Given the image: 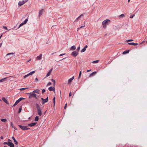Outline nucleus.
<instances>
[{
	"label": "nucleus",
	"mask_w": 147,
	"mask_h": 147,
	"mask_svg": "<svg viewBox=\"0 0 147 147\" xmlns=\"http://www.w3.org/2000/svg\"><path fill=\"white\" fill-rule=\"evenodd\" d=\"M14 128L16 129H17L15 128V127Z\"/></svg>",
	"instance_id": "774afa93"
},
{
	"label": "nucleus",
	"mask_w": 147,
	"mask_h": 147,
	"mask_svg": "<svg viewBox=\"0 0 147 147\" xmlns=\"http://www.w3.org/2000/svg\"><path fill=\"white\" fill-rule=\"evenodd\" d=\"M35 105L37 110L40 109V106L38 104H36Z\"/></svg>",
	"instance_id": "412c9836"
},
{
	"label": "nucleus",
	"mask_w": 147,
	"mask_h": 147,
	"mask_svg": "<svg viewBox=\"0 0 147 147\" xmlns=\"http://www.w3.org/2000/svg\"><path fill=\"white\" fill-rule=\"evenodd\" d=\"M41 100L42 101V104H44L45 103L47 102H48V97H47L45 99H44L43 98H41Z\"/></svg>",
	"instance_id": "39448f33"
},
{
	"label": "nucleus",
	"mask_w": 147,
	"mask_h": 147,
	"mask_svg": "<svg viewBox=\"0 0 147 147\" xmlns=\"http://www.w3.org/2000/svg\"><path fill=\"white\" fill-rule=\"evenodd\" d=\"M99 60H97L93 61L92 63H98L99 62Z\"/></svg>",
	"instance_id": "c756f323"
},
{
	"label": "nucleus",
	"mask_w": 147,
	"mask_h": 147,
	"mask_svg": "<svg viewBox=\"0 0 147 147\" xmlns=\"http://www.w3.org/2000/svg\"><path fill=\"white\" fill-rule=\"evenodd\" d=\"M3 136H1V139H3Z\"/></svg>",
	"instance_id": "052dcab7"
},
{
	"label": "nucleus",
	"mask_w": 147,
	"mask_h": 147,
	"mask_svg": "<svg viewBox=\"0 0 147 147\" xmlns=\"http://www.w3.org/2000/svg\"><path fill=\"white\" fill-rule=\"evenodd\" d=\"M28 88H21L20 89V90H23L26 89H28Z\"/></svg>",
	"instance_id": "72a5a7b5"
},
{
	"label": "nucleus",
	"mask_w": 147,
	"mask_h": 147,
	"mask_svg": "<svg viewBox=\"0 0 147 147\" xmlns=\"http://www.w3.org/2000/svg\"><path fill=\"white\" fill-rule=\"evenodd\" d=\"M24 24H25L24 22L22 23L19 26V28H20V27L21 26H23Z\"/></svg>",
	"instance_id": "473e14b6"
},
{
	"label": "nucleus",
	"mask_w": 147,
	"mask_h": 147,
	"mask_svg": "<svg viewBox=\"0 0 147 147\" xmlns=\"http://www.w3.org/2000/svg\"><path fill=\"white\" fill-rule=\"evenodd\" d=\"M49 89L50 91H53L54 92H55V88L54 87H50L49 88Z\"/></svg>",
	"instance_id": "ddd939ff"
},
{
	"label": "nucleus",
	"mask_w": 147,
	"mask_h": 147,
	"mask_svg": "<svg viewBox=\"0 0 147 147\" xmlns=\"http://www.w3.org/2000/svg\"><path fill=\"white\" fill-rule=\"evenodd\" d=\"M81 73H82L81 71H80V73H79V75L78 78H80V76L81 75Z\"/></svg>",
	"instance_id": "c9c22d12"
},
{
	"label": "nucleus",
	"mask_w": 147,
	"mask_h": 147,
	"mask_svg": "<svg viewBox=\"0 0 147 147\" xmlns=\"http://www.w3.org/2000/svg\"><path fill=\"white\" fill-rule=\"evenodd\" d=\"M39 118L38 116H36L35 117V121H37L38 120Z\"/></svg>",
	"instance_id": "393cba45"
},
{
	"label": "nucleus",
	"mask_w": 147,
	"mask_h": 147,
	"mask_svg": "<svg viewBox=\"0 0 147 147\" xmlns=\"http://www.w3.org/2000/svg\"><path fill=\"white\" fill-rule=\"evenodd\" d=\"M130 0H128V1L129 2L130 1Z\"/></svg>",
	"instance_id": "e2e57ef3"
},
{
	"label": "nucleus",
	"mask_w": 147,
	"mask_h": 147,
	"mask_svg": "<svg viewBox=\"0 0 147 147\" xmlns=\"http://www.w3.org/2000/svg\"><path fill=\"white\" fill-rule=\"evenodd\" d=\"M87 45H86V46H85L84 48L86 49L87 48Z\"/></svg>",
	"instance_id": "864d4df0"
},
{
	"label": "nucleus",
	"mask_w": 147,
	"mask_h": 147,
	"mask_svg": "<svg viewBox=\"0 0 147 147\" xmlns=\"http://www.w3.org/2000/svg\"><path fill=\"white\" fill-rule=\"evenodd\" d=\"M28 21V19H26L25 21H24V23L25 24H26V23L27 22V21Z\"/></svg>",
	"instance_id": "f704fd0d"
},
{
	"label": "nucleus",
	"mask_w": 147,
	"mask_h": 147,
	"mask_svg": "<svg viewBox=\"0 0 147 147\" xmlns=\"http://www.w3.org/2000/svg\"><path fill=\"white\" fill-rule=\"evenodd\" d=\"M51 80L53 82V86H55V80L53 79H52Z\"/></svg>",
	"instance_id": "cd10ccee"
},
{
	"label": "nucleus",
	"mask_w": 147,
	"mask_h": 147,
	"mask_svg": "<svg viewBox=\"0 0 147 147\" xmlns=\"http://www.w3.org/2000/svg\"><path fill=\"white\" fill-rule=\"evenodd\" d=\"M18 126L21 129L24 130H27L29 129L28 127V126H25L20 125H19Z\"/></svg>",
	"instance_id": "7ed1b4c3"
},
{
	"label": "nucleus",
	"mask_w": 147,
	"mask_h": 147,
	"mask_svg": "<svg viewBox=\"0 0 147 147\" xmlns=\"http://www.w3.org/2000/svg\"><path fill=\"white\" fill-rule=\"evenodd\" d=\"M4 147H7L6 146H4Z\"/></svg>",
	"instance_id": "0e129e2a"
},
{
	"label": "nucleus",
	"mask_w": 147,
	"mask_h": 147,
	"mask_svg": "<svg viewBox=\"0 0 147 147\" xmlns=\"http://www.w3.org/2000/svg\"><path fill=\"white\" fill-rule=\"evenodd\" d=\"M28 94H29V98H30L32 97H33L37 99H38V97L36 96V94L33 92L30 93H28Z\"/></svg>",
	"instance_id": "f257e3e1"
},
{
	"label": "nucleus",
	"mask_w": 147,
	"mask_h": 147,
	"mask_svg": "<svg viewBox=\"0 0 147 147\" xmlns=\"http://www.w3.org/2000/svg\"><path fill=\"white\" fill-rule=\"evenodd\" d=\"M128 45H132L134 46H135L137 45L138 44L137 43H134V42H130L128 43Z\"/></svg>",
	"instance_id": "a211bd4d"
},
{
	"label": "nucleus",
	"mask_w": 147,
	"mask_h": 147,
	"mask_svg": "<svg viewBox=\"0 0 147 147\" xmlns=\"http://www.w3.org/2000/svg\"><path fill=\"white\" fill-rule=\"evenodd\" d=\"M1 120L2 122H6L7 121V120L6 119H2Z\"/></svg>",
	"instance_id": "5701e85b"
},
{
	"label": "nucleus",
	"mask_w": 147,
	"mask_h": 147,
	"mask_svg": "<svg viewBox=\"0 0 147 147\" xmlns=\"http://www.w3.org/2000/svg\"><path fill=\"white\" fill-rule=\"evenodd\" d=\"M22 107L21 106V107H20L19 109V111H18V113H20L21 112V111H22Z\"/></svg>",
	"instance_id": "c85d7f7f"
},
{
	"label": "nucleus",
	"mask_w": 147,
	"mask_h": 147,
	"mask_svg": "<svg viewBox=\"0 0 147 147\" xmlns=\"http://www.w3.org/2000/svg\"><path fill=\"white\" fill-rule=\"evenodd\" d=\"M33 92L34 93L36 92L38 94H40L39 90L38 89H36L35 90H34L33 91Z\"/></svg>",
	"instance_id": "6ab92c4d"
},
{
	"label": "nucleus",
	"mask_w": 147,
	"mask_h": 147,
	"mask_svg": "<svg viewBox=\"0 0 147 147\" xmlns=\"http://www.w3.org/2000/svg\"><path fill=\"white\" fill-rule=\"evenodd\" d=\"M91 71V69H89V70H88L87 71V72H89V71Z\"/></svg>",
	"instance_id": "bf43d9fd"
},
{
	"label": "nucleus",
	"mask_w": 147,
	"mask_h": 147,
	"mask_svg": "<svg viewBox=\"0 0 147 147\" xmlns=\"http://www.w3.org/2000/svg\"><path fill=\"white\" fill-rule=\"evenodd\" d=\"M67 106V103H66L65 105V107H64V109H66V107Z\"/></svg>",
	"instance_id": "37998d69"
},
{
	"label": "nucleus",
	"mask_w": 147,
	"mask_h": 147,
	"mask_svg": "<svg viewBox=\"0 0 147 147\" xmlns=\"http://www.w3.org/2000/svg\"><path fill=\"white\" fill-rule=\"evenodd\" d=\"M133 40H132V39H130V40H128L127 41V42H130V41H133Z\"/></svg>",
	"instance_id": "c03bdc74"
},
{
	"label": "nucleus",
	"mask_w": 147,
	"mask_h": 147,
	"mask_svg": "<svg viewBox=\"0 0 147 147\" xmlns=\"http://www.w3.org/2000/svg\"><path fill=\"white\" fill-rule=\"evenodd\" d=\"M125 16L124 14H122L120 15L119 16V18H123V17H125Z\"/></svg>",
	"instance_id": "a878e982"
},
{
	"label": "nucleus",
	"mask_w": 147,
	"mask_h": 147,
	"mask_svg": "<svg viewBox=\"0 0 147 147\" xmlns=\"http://www.w3.org/2000/svg\"><path fill=\"white\" fill-rule=\"evenodd\" d=\"M53 102L54 106L55 105V97H54L53 98Z\"/></svg>",
	"instance_id": "2f4dec72"
},
{
	"label": "nucleus",
	"mask_w": 147,
	"mask_h": 147,
	"mask_svg": "<svg viewBox=\"0 0 147 147\" xmlns=\"http://www.w3.org/2000/svg\"><path fill=\"white\" fill-rule=\"evenodd\" d=\"M43 11H44V9H41L39 13V15H38L39 17H40L41 15H42Z\"/></svg>",
	"instance_id": "1a4fd4ad"
},
{
	"label": "nucleus",
	"mask_w": 147,
	"mask_h": 147,
	"mask_svg": "<svg viewBox=\"0 0 147 147\" xmlns=\"http://www.w3.org/2000/svg\"><path fill=\"white\" fill-rule=\"evenodd\" d=\"M35 81H38V79L37 78H36L35 79Z\"/></svg>",
	"instance_id": "de8ad7c7"
},
{
	"label": "nucleus",
	"mask_w": 147,
	"mask_h": 147,
	"mask_svg": "<svg viewBox=\"0 0 147 147\" xmlns=\"http://www.w3.org/2000/svg\"><path fill=\"white\" fill-rule=\"evenodd\" d=\"M86 49H85L84 48L82 50L81 52H84L86 51Z\"/></svg>",
	"instance_id": "e433bc0d"
},
{
	"label": "nucleus",
	"mask_w": 147,
	"mask_h": 147,
	"mask_svg": "<svg viewBox=\"0 0 147 147\" xmlns=\"http://www.w3.org/2000/svg\"><path fill=\"white\" fill-rule=\"evenodd\" d=\"M52 70H53V68L51 69L48 72L47 74V75H46V77H48L51 74V72Z\"/></svg>",
	"instance_id": "dca6fc26"
},
{
	"label": "nucleus",
	"mask_w": 147,
	"mask_h": 147,
	"mask_svg": "<svg viewBox=\"0 0 147 147\" xmlns=\"http://www.w3.org/2000/svg\"><path fill=\"white\" fill-rule=\"evenodd\" d=\"M25 98H20L19 99H18V100L20 102L22 100L24 99Z\"/></svg>",
	"instance_id": "7c9ffc66"
},
{
	"label": "nucleus",
	"mask_w": 147,
	"mask_h": 147,
	"mask_svg": "<svg viewBox=\"0 0 147 147\" xmlns=\"http://www.w3.org/2000/svg\"><path fill=\"white\" fill-rule=\"evenodd\" d=\"M36 123L35 122L33 123H31L29 124H28V126H30V127H32L33 126H34L35 125H36Z\"/></svg>",
	"instance_id": "9b49d317"
},
{
	"label": "nucleus",
	"mask_w": 147,
	"mask_h": 147,
	"mask_svg": "<svg viewBox=\"0 0 147 147\" xmlns=\"http://www.w3.org/2000/svg\"><path fill=\"white\" fill-rule=\"evenodd\" d=\"M42 54H40L39 56H38L36 57V59L37 60L41 59L42 58Z\"/></svg>",
	"instance_id": "4468645a"
},
{
	"label": "nucleus",
	"mask_w": 147,
	"mask_h": 147,
	"mask_svg": "<svg viewBox=\"0 0 147 147\" xmlns=\"http://www.w3.org/2000/svg\"><path fill=\"white\" fill-rule=\"evenodd\" d=\"M11 140H10V139H8V142H11Z\"/></svg>",
	"instance_id": "13d9d810"
},
{
	"label": "nucleus",
	"mask_w": 147,
	"mask_h": 147,
	"mask_svg": "<svg viewBox=\"0 0 147 147\" xmlns=\"http://www.w3.org/2000/svg\"><path fill=\"white\" fill-rule=\"evenodd\" d=\"M30 60H31L30 59V60H28V62H29V61H30Z\"/></svg>",
	"instance_id": "338daca9"
},
{
	"label": "nucleus",
	"mask_w": 147,
	"mask_h": 147,
	"mask_svg": "<svg viewBox=\"0 0 147 147\" xmlns=\"http://www.w3.org/2000/svg\"><path fill=\"white\" fill-rule=\"evenodd\" d=\"M4 79H2V80H0V82H3V80H4Z\"/></svg>",
	"instance_id": "603ef678"
},
{
	"label": "nucleus",
	"mask_w": 147,
	"mask_h": 147,
	"mask_svg": "<svg viewBox=\"0 0 147 147\" xmlns=\"http://www.w3.org/2000/svg\"><path fill=\"white\" fill-rule=\"evenodd\" d=\"M96 71L94 72H93L90 75V77L91 76L94 74H96Z\"/></svg>",
	"instance_id": "bb28decb"
},
{
	"label": "nucleus",
	"mask_w": 147,
	"mask_h": 147,
	"mask_svg": "<svg viewBox=\"0 0 147 147\" xmlns=\"http://www.w3.org/2000/svg\"><path fill=\"white\" fill-rule=\"evenodd\" d=\"M129 52V50L125 51L123 52V54H125L126 53H128Z\"/></svg>",
	"instance_id": "b1692460"
},
{
	"label": "nucleus",
	"mask_w": 147,
	"mask_h": 147,
	"mask_svg": "<svg viewBox=\"0 0 147 147\" xmlns=\"http://www.w3.org/2000/svg\"><path fill=\"white\" fill-rule=\"evenodd\" d=\"M12 54H13V53H9L7 54V55H9Z\"/></svg>",
	"instance_id": "8fccbe9b"
},
{
	"label": "nucleus",
	"mask_w": 147,
	"mask_h": 147,
	"mask_svg": "<svg viewBox=\"0 0 147 147\" xmlns=\"http://www.w3.org/2000/svg\"><path fill=\"white\" fill-rule=\"evenodd\" d=\"M78 54V53L76 51H73L71 54L74 57L76 56Z\"/></svg>",
	"instance_id": "6e6552de"
},
{
	"label": "nucleus",
	"mask_w": 147,
	"mask_h": 147,
	"mask_svg": "<svg viewBox=\"0 0 147 147\" xmlns=\"http://www.w3.org/2000/svg\"><path fill=\"white\" fill-rule=\"evenodd\" d=\"M37 110V111H38V115H39V116H41L42 114V113L41 112V110L40 109Z\"/></svg>",
	"instance_id": "9d476101"
},
{
	"label": "nucleus",
	"mask_w": 147,
	"mask_h": 147,
	"mask_svg": "<svg viewBox=\"0 0 147 147\" xmlns=\"http://www.w3.org/2000/svg\"><path fill=\"white\" fill-rule=\"evenodd\" d=\"M3 28L5 29V30H7V28L5 26H3Z\"/></svg>",
	"instance_id": "a19ab883"
},
{
	"label": "nucleus",
	"mask_w": 147,
	"mask_h": 147,
	"mask_svg": "<svg viewBox=\"0 0 147 147\" xmlns=\"http://www.w3.org/2000/svg\"><path fill=\"white\" fill-rule=\"evenodd\" d=\"M19 102H19V101L18 100H17L16 101V102H15V104L13 105V107H14V106H15L16 105H17V104L18 103H19Z\"/></svg>",
	"instance_id": "4be33fe9"
},
{
	"label": "nucleus",
	"mask_w": 147,
	"mask_h": 147,
	"mask_svg": "<svg viewBox=\"0 0 147 147\" xmlns=\"http://www.w3.org/2000/svg\"><path fill=\"white\" fill-rule=\"evenodd\" d=\"M2 100H3V101L6 103L7 104H9V103L8 102V101L7 99H6L5 98L3 97L2 98Z\"/></svg>",
	"instance_id": "f8f14e48"
},
{
	"label": "nucleus",
	"mask_w": 147,
	"mask_h": 147,
	"mask_svg": "<svg viewBox=\"0 0 147 147\" xmlns=\"http://www.w3.org/2000/svg\"><path fill=\"white\" fill-rule=\"evenodd\" d=\"M110 22V20L109 19H106L103 21L102 24L104 28H105L106 27V25Z\"/></svg>",
	"instance_id": "f03ea898"
},
{
	"label": "nucleus",
	"mask_w": 147,
	"mask_h": 147,
	"mask_svg": "<svg viewBox=\"0 0 147 147\" xmlns=\"http://www.w3.org/2000/svg\"><path fill=\"white\" fill-rule=\"evenodd\" d=\"M76 47L75 46H72L70 48V50H74L76 49Z\"/></svg>",
	"instance_id": "aec40b11"
},
{
	"label": "nucleus",
	"mask_w": 147,
	"mask_h": 147,
	"mask_svg": "<svg viewBox=\"0 0 147 147\" xmlns=\"http://www.w3.org/2000/svg\"><path fill=\"white\" fill-rule=\"evenodd\" d=\"M80 47H78V48H77V50L78 51H79V50H80Z\"/></svg>",
	"instance_id": "09e8293b"
},
{
	"label": "nucleus",
	"mask_w": 147,
	"mask_h": 147,
	"mask_svg": "<svg viewBox=\"0 0 147 147\" xmlns=\"http://www.w3.org/2000/svg\"><path fill=\"white\" fill-rule=\"evenodd\" d=\"M75 20L77 21H78V18H77Z\"/></svg>",
	"instance_id": "4d7b16f0"
},
{
	"label": "nucleus",
	"mask_w": 147,
	"mask_h": 147,
	"mask_svg": "<svg viewBox=\"0 0 147 147\" xmlns=\"http://www.w3.org/2000/svg\"><path fill=\"white\" fill-rule=\"evenodd\" d=\"M28 1V0H23L22 1H20L18 3V5L21 6L26 3Z\"/></svg>",
	"instance_id": "20e7f679"
},
{
	"label": "nucleus",
	"mask_w": 147,
	"mask_h": 147,
	"mask_svg": "<svg viewBox=\"0 0 147 147\" xmlns=\"http://www.w3.org/2000/svg\"><path fill=\"white\" fill-rule=\"evenodd\" d=\"M8 145L10 146V147H14V144L11 142H8Z\"/></svg>",
	"instance_id": "0eeeda50"
},
{
	"label": "nucleus",
	"mask_w": 147,
	"mask_h": 147,
	"mask_svg": "<svg viewBox=\"0 0 147 147\" xmlns=\"http://www.w3.org/2000/svg\"><path fill=\"white\" fill-rule=\"evenodd\" d=\"M135 15H131L130 16V18H133V17Z\"/></svg>",
	"instance_id": "ea45409f"
},
{
	"label": "nucleus",
	"mask_w": 147,
	"mask_h": 147,
	"mask_svg": "<svg viewBox=\"0 0 147 147\" xmlns=\"http://www.w3.org/2000/svg\"><path fill=\"white\" fill-rule=\"evenodd\" d=\"M11 125L12 126V127H13V123H11Z\"/></svg>",
	"instance_id": "6e6d98bb"
},
{
	"label": "nucleus",
	"mask_w": 147,
	"mask_h": 147,
	"mask_svg": "<svg viewBox=\"0 0 147 147\" xmlns=\"http://www.w3.org/2000/svg\"><path fill=\"white\" fill-rule=\"evenodd\" d=\"M3 144H7L8 145V142H5L3 143Z\"/></svg>",
	"instance_id": "49530a36"
},
{
	"label": "nucleus",
	"mask_w": 147,
	"mask_h": 147,
	"mask_svg": "<svg viewBox=\"0 0 147 147\" xmlns=\"http://www.w3.org/2000/svg\"><path fill=\"white\" fill-rule=\"evenodd\" d=\"M12 138L15 144L16 145H18V142L16 140L15 138L13 137H12Z\"/></svg>",
	"instance_id": "f3484780"
},
{
	"label": "nucleus",
	"mask_w": 147,
	"mask_h": 147,
	"mask_svg": "<svg viewBox=\"0 0 147 147\" xmlns=\"http://www.w3.org/2000/svg\"><path fill=\"white\" fill-rule=\"evenodd\" d=\"M85 27V26H82L81 27H80V28H78V30L80 28H83V27Z\"/></svg>",
	"instance_id": "58836bf2"
},
{
	"label": "nucleus",
	"mask_w": 147,
	"mask_h": 147,
	"mask_svg": "<svg viewBox=\"0 0 147 147\" xmlns=\"http://www.w3.org/2000/svg\"><path fill=\"white\" fill-rule=\"evenodd\" d=\"M74 77L73 76L71 78L69 79L68 81V83L70 84L72 81V80H74Z\"/></svg>",
	"instance_id": "2eb2a0df"
},
{
	"label": "nucleus",
	"mask_w": 147,
	"mask_h": 147,
	"mask_svg": "<svg viewBox=\"0 0 147 147\" xmlns=\"http://www.w3.org/2000/svg\"><path fill=\"white\" fill-rule=\"evenodd\" d=\"M45 91H46V90H45V89H42V94L44 93L45 92Z\"/></svg>",
	"instance_id": "4c0bfd02"
},
{
	"label": "nucleus",
	"mask_w": 147,
	"mask_h": 147,
	"mask_svg": "<svg viewBox=\"0 0 147 147\" xmlns=\"http://www.w3.org/2000/svg\"><path fill=\"white\" fill-rule=\"evenodd\" d=\"M35 71H33L32 72L28 74L25 76L24 77V78H25L26 77H28V76L32 75V74H34L35 73Z\"/></svg>",
	"instance_id": "423d86ee"
},
{
	"label": "nucleus",
	"mask_w": 147,
	"mask_h": 147,
	"mask_svg": "<svg viewBox=\"0 0 147 147\" xmlns=\"http://www.w3.org/2000/svg\"><path fill=\"white\" fill-rule=\"evenodd\" d=\"M71 95V92H70L69 93V96H70Z\"/></svg>",
	"instance_id": "5fc2aeb1"
},
{
	"label": "nucleus",
	"mask_w": 147,
	"mask_h": 147,
	"mask_svg": "<svg viewBox=\"0 0 147 147\" xmlns=\"http://www.w3.org/2000/svg\"><path fill=\"white\" fill-rule=\"evenodd\" d=\"M2 36V35H1L0 36V37H1Z\"/></svg>",
	"instance_id": "69168bd1"
},
{
	"label": "nucleus",
	"mask_w": 147,
	"mask_h": 147,
	"mask_svg": "<svg viewBox=\"0 0 147 147\" xmlns=\"http://www.w3.org/2000/svg\"><path fill=\"white\" fill-rule=\"evenodd\" d=\"M65 54H61L60 55V56H62L63 55H64Z\"/></svg>",
	"instance_id": "3c124183"
},
{
	"label": "nucleus",
	"mask_w": 147,
	"mask_h": 147,
	"mask_svg": "<svg viewBox=\"0 0 147 147\" xmlns=\"http://www.w3.org/2000/svg\"><path fill=\"white\" fill-rule=\"evenodd\" d=\"M51 82H49L48 84V85H51Z\"/></svg>",
	"instance_id": "a18cd8bd"
},
{
	"label": "nucleus",
	"mask_w": 147,
	"mask_h": 147,
	"mask_svg": "<svg viewBox=\"0 0 147 147\" xmlns=\"http://www.w3.org/2000/svg\"><path fill=\"white\" fill-rule=\"evenodd\" d=\"M2 43H1L0 44V47L2 45Z\"/></svg>",
	"instance_id": "680f3d73"
},
{
	"label": "nucleus",
	"mask_w": 147,
	"mask_h": 147,
	"mask_svg": "<svg viewBox=\"0 0 147 147\" xmlns=\"http://www.w3.org/2000/svg\"><path fill=\"white\" fill-rule=\"evenodd\" d=\"M83 16V14H81L80 15L78 18L79 19L80 18L81 16Z\"/></svg>",
	"instance_id": "79ce46f5"
}]
</instances>
